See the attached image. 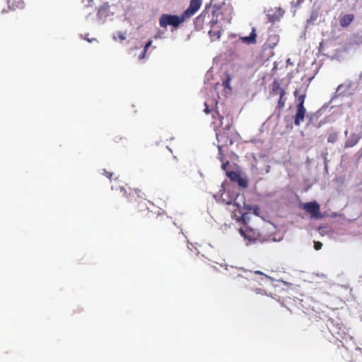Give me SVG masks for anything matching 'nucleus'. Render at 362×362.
Segmentation results:
<instances>
[{
  "label": "nucleus",
  "mask_w": 362,
  "mask_h": 362,
  "mask_svg": "<svg viewBox=\"0 0 362 362\" xmlns=\"http://www.w3.org/2000/svg\"><path fill=\"white\" fill-rule=\"evenodd\" d=\"M354 19V14H346L339 19V24L342 28H346L353 22Z\"/></svg>",
  "instance_id": "14"
},
{
  "label": "nucleus",
  "mask_w": 362,
  "mask_h": 362,
  "mask_svg": "<svg viewBox=\"0 0 362 362\" xmlns=\"http://www.w3.org/2000/svg\"><path fill=\"white\" fill-rule=\"evenodd\" d=\"M113 140L115 143L122 142L123 141H126V137L122 136L119 134H116L114 136Z\"/></svg>",
  "instance_id": "19"
},
{
  "label": "nucleus",
  "mask_w": 362,
  "mask_h": 362,
  "mask_svg": "<svg viewBox=\"0 0 362 362\" xmlns=\"http://www.w3.org/2000/svg\"><path fill=\"white\" fill-rule=\"evenodd\" d=\"M281 91H286L281 88L280 83L277 80H274L272 83V90L270 93L272 95H281Z\"/></svg>",
  "instance_id": "16"
},
{
  "label": "nucleus",
  "mask_w": 362,
  "mask_h": 362,
  "mask_svg": "<svg viewBox=\"0 0 362 362\" xmlns=\"http://www.w3.org/2000/svg\"><path fill=\"white\" fill-rule=\"evenodd\" d=\"M294 96L298 102L296 107L304 106V102L306 97V88L301 85L294 91Z\"/></svg>",
  "instance_id": "9"
},
{
  "label": "nucleus",
  "mask_w": 362,
  "mask_h": 362,
  "mask_svg": "<svg viewBox=\"0 0 362 362\" xmlns=\"http://www.w3.org/2000/svg\"><path fill=\"white\" fill-rule=\"evenodd\" d=\"M117 36L119 38V40H124L126 39V33H122V32H118L117 33Z\"/></svg>",
  "instance_id": "25"
},
{
  "label": "nucleus",
  "mask_w": 362,
  "mask_h": 362,
  "mask_svg": "<svg viewBox=\"0 0 362 362\" xmlns=\"http://www.w3.org/2000/svg\"><path fill=\"white\" fill-rule=\"evenodd\" d=\"M103 175H105L107 177H108L110 180L112 179L113 173L108 172L105 169H103Z\"/></svg>",
  "instance_id": "24"
},
{
  "label": "nucleus",
  "mask_w": 362,
  "mask_h": 362,
  "mask_svg": "<svg viewBox=\"0 0 362 362\" xmlns=\"http://www.w3.org/2000/svg\"><path fill=\"white\" fill-rule=\"evenodd\" d=\"M242 217L244 223L243 226L239 229V232L241 235L243 236L245 239H247L250 242L263 241L264 238L262 237L259 230L252 228L245 222V215L243 214H242Z\"/></svg>",
  "instance_id": "1"
},
{
  "label": "nucleus",
  "mask_w": 362,
  "mask_h": 362,
  "mask_svg": "<svg viewBox=\"0 0 362 362\" xmlns=\"http://www.w3.org/2000/svg\"><path fill=\"white\" fill-rule=\"evenodd\" d=\"M302 208L307 213H309L312 218H315L316 219L322 218V215L320 214V206L317 202L313 201L305 203L303 204Z\"/></svg>",
  "instance_id": "5"
},
{
  "label": "nucleus",
  "mask_w": 362,
  "mask_h": 362,
  "mask_svg": "<svg viewBox=\"0 0 362 362\" xmlns=\"http://www.w3.org/2000/svg\"><path fill=\"white\" fill-rule=\"evenodd\" d=\"M322 243L319 241L314 242V247L316 250H319L322 248Z\"/></svg>",
  "instance_id": "23"
},
{
  "label": "nucleus",
  "mask_w": 362,
  "mask_h": 362,
  "mask_svg": "<svg viewBox=\"0 0 362 362\" xmlns=\"http://www.w3.org/2000/svg\"><path fill=\"white\" fill-rule=\"evenodd\" d=\"M239 197L240 195L238 194L224 190L221 194L220 200L222 203L231 206L230 210L235 213L242 207L241 204L238 202Z\"/></svg>",
  "instance_id": "2"
},
{
  "label": "nucleus",
  "mask_w": 362,
  "mask_h": 362,
  "mask_svg": "<svg viewBox=\"0 0 362 362\" xmlns=\"http://www.w3.org/2000/svg\"><path fill=\"white\" fill-rule=\"evenodd\" d=\"M152 44V40H149L145 45L144 47V50H146V52L147 51L148 48Z\"/></svg>",
  "instance_id": "31"
},
{
  "label": "nucleus",
  "mask_w": 362,
  "mask_h": 362,
  "mask_svg": "<svg viewBox=\"0 0 362 362\" xmlns=\"http://www.w3.org/2000/svg\"><path fill=\"white\" fill-rule=\"evenodd\" d=\"M8 8L12 10L22 9L25 7L23 0H8Z\"/></svg>",
  "instance_id": "15"
},
{
  "label": "nucleus",
  "mask_w": 362,
  "mask_h": 362,
  "mask_svg": "<svg viewBox=\"0 0 362 362\" xmlns=\"http://www.w3.org/2000/svg\"><path fill=\"white\" fill-rule=\"evenodd\" d=\"M187 19L183 17V14L180 16L170 14H163L159 19L160 26L162 28H166L168 25H173L175 28L179 26V25Z\"/></svg>",
  "instance_id": "3"
},
{
  "label": "nucleus",
  "mask_w": 362,
  "mask_h": 362,
  "mask_svg": "<svg viewBox=\"0 0 362 362\" xmlns=\"http://www.w3.org/2000/svg\"><path fill=\"white\" fill-rule=\"evenodd\" d=\"M204 111L206 114H209L210 112V109L206 103H205V109L204 110Z\"/></svg>",
  "instance_id": "32"
},
{
  "label": "nucleus",
  "mask_w": 362,
  "mask_h": 362,
  "mask_svg": "<svg viewBox=\"0 0 362 362\" xmlns=\"http://www.w3.org/2000/svg\"><path fill=\"white\" fill-rule=\"evenodd\" d=\"M230 126H231V124H228L226 126V127L224 128V129H225V130H226V131H228V130H229V129H230Z\"/></svg>",
  "instance_id": "34"
},
{
  "label": "nucleus",
  "mask_w": 362,
  "mask_h": 362,
  "mask_svg": "<svg viewBox=\"0 0 362 362\" xmlns=\"http://www.w3.org/2000/svg\"><path fill=\"white\" fill-rule=\"evenodd\" d=\"M306 113L305 106L296 107V113L294 115V124L296 126H299L304 120Z\"/></svg>",
  "instance_id": "10"
},
{
  "label": "nucleus",
  "mask_w": 362,
  "mask_h": 362,
  "mask_svg": "<svg viewBox=\"0 0 362 362\" xmlns=\"http://www.w3.org/2000/svg\"><path fill=\"white\" fill-rule=\"evenodd\" d=\"M272 39L275 41V42L269 45V47L272 49H273L276 45V43L279 41L278 37L276 35H274L273 37L270 36L269 41L272 40Z\"/></svg>",
  "instance_id": "21"
},
{
  "label": "nucleus",
  "mask_w": 362,
  "mask_h": 362,
  "mask_svg": "<svg viewBox=\"0 0 362 362\" xmlns=\"http://www.w3.org/2000/svg\"><path fill=\"white\" fill-rule=\"evenodd\" d=\"M285 95H286V91H281V95H279V100L278 105H277V107L279 110L283 109L285 106V103L286 101V98L285 97Z\"/></svg>",
  "instance_id": "17"
},
{
  "label": "nucleus",
  "mask_w": 362,
  "mask_h": 362,
  "mask_svg": "<svg viewBox=\"0 0 362 362\" xmlns=\"http://www.w3.org/2000/svg\"><path fill=\"white\" fill-rule=\"evenodd\" d=\"M362 134H356L353 133L349 139L346 141L344 147L346 148H351L354 146L361 139Z\"/></svg>",
  "instance_id": "11"
},
{
  "label": "nucleus",
  "mask_w": 362,
  "mask_h": 362,
  "mask_svg": "<svg viewBox=\"0 0 362 362\" xmlns=\"http://www.w3.org/2000/svg\"><path fill=\"white\" fill-rule=\"evenodd\" d=\"M255 292L257 294L266 295V291L260 288H256Z\"/></svg>",
  "instance_id": "26"
},
{
  "label": "nucleus",
  "mask_w": 362,
  "mask_h": 362,
  "mask_svg": "<svg viewBox=\"0 0 362 362\" xmlns=\"http://www.w3.org/2000/svg\"><path fill=\"white\" fill-rule=\"evenodd\" d=\"M202 0H191L189 6L182 13L186 19L191 18L200 8Z\"/></svg>",
  "instance_id": "7"
},
{
  "label": "nucleus",
  "mask_w": 362,
  "mask_h": 362,
  "mask_svg": "<svg viewBox=\"0 0 362 362\" xmlns=\"http://www.w3.org/2000/svg\"><path fill=\"white\" fill-rule=\"evenodd\" d=\"M226 175L231 181L238 182L240 187L246 188L248 186L247 179L242 177L239 172L228 171L226 173Z\"/></svg>",
  "instance_id": "6"
},
{
  "label": "nucleus",
  "mask_w": 362,
  "mask_h": 362,
  "mask_svg": "<svg viewBox=\"0 0 362 362\" xmlns=\"http://www.w3.org/2000/svg\"><path fill=\"white\" fill-rule=\"evenodd\" d=\"M105 13H106V8L101 7L98 9V11L97 12V16L101 19L104 16H105Z\"/></svg>",
  "instance_id": "20"
},
{
  "label": "nucleus",
  "mask_w": 362,
  "mask_h": 362,
  "mask_svg": "<svg viewBox=\"0 0 362 362\" xmlns=\"http://www.w3.org/2000/svg\"><path fill=\"white\" fill-rule=\"evenodd\" d=\"M163 217L156 216V221H155V224L157 226H159L161 221L163 220Z\"/></svg>",
  "instance_id": "27"
},
{
  "label": "nucleus",
  "mask_w": 362,
  "mask_h": 362,
  "mask_svg": "<svg viewBox=\"0 0 362 362\" xmlns=\"http://www.w3.org/2000/svg\"><path fill=\"white\" fill-rule=\"evenodd\" d=\"M338 139V134L337 132L330 133L327 137V141L329 143H334Z\"/></svg>",
  "instance_id": "18"
},
{
  "label": "nucleus",
  "mask_w": 362,
  "mask_h": 362,
  "mask_svg": "<svg viewBox=\"0 0 362 362\" xmlns=\"http://www.w3.org/2000/svg\"><path fill=\"white\" fill-rule=\"evenodd\" d=\"M242 42L247 45H255L257 43V33L255 28H252L249 36L240 37Z\"/></svg>",
  "instance_id": "12"
},
{
  "label": "nucleus",
  "mask_w": 362,
  "mask_h": 362,
  "mask_svg": "<svg viewBox=\"0 0 362 362\" xmlns=\"http://www.w3.org/2000/svg\"><path fill=\"white\" fill-rule=\"evenodd\" d=\"M255 273L257 274L264 275L265 277L267 276V275L264 274L262 272H259V271H256Z\"/></svg>",
  "instance_id": "35"
},
{
  "label": "nucleus",
  "mask_w": 362,
  "mask_h": 362,
  "mask_svg": "<svg viewBox=\"0 0 362 362\" xmlns=\"http://www.w3.org/2000/svg\"><path fill=\"white\" fill-rule=\"evenodd\" d=\"M209 35H210L211 37L216 36L217 38H219L221 36V33H220V31L214 32V31L210 30L209 31Z\"/></svg>",
  "instance_id": "22"
},
{
  "label": "nucleus",
  "mask_w": 362,
  "mask_h": 362,
  "mask_svg": "<svg viewBox=\"0 0 362 362\" xmlns=\"http://www.w3.org/2000/svg\"><path fill=\"white\" fill-rule=\"evenodd\" d=\"M140 206H143V207H145L146 208V204L144 202H140L138 203V207L139 208Z\"/></svg>",
  "instance_id": "33"
},
{
  "label": "nucleus",
  "mask_w": 362,
  "mask_h": 362,
  "mask_svg": "<svg viewBox=\"0 0 362 362\" xmlns=\"http://www.w3.org/2000/svg\"><path fill=\"white\" fill-rule=\"evenodd\" d=\"M146 50H143L142 52L141 53V54L139 56V59H144L146 57Z\"/></svg>",
  "instance_id": "30"
},
{
  "label": "nucleus",
  "mask_w": 362,
  "mask_h": 362,
  "mask_svg": "<svg viewBox=\"0 0 362 362\" xmlns=\"http://www.w3.org/2000/svg\"><path fill=\"white\" fill-rule=\"evenodd\" d=\"M216 139L219 144L218 145V151L221 153V148L223 146H228V145H231L233 144L232 139L230 138L229 134L228 132H221L218 131L216 132Z\"/></svg>",
  "instance_id": "8"
},
{
  "label": "nucleus",
  "mask_w": 362,
  "mask_h": 362,
  "mask_svg": "<svg viewBox=\"0 0 362 362\" xmlns=\"http://www.w3.org/2000/svg\"><path fill=\"white\" fill-rule=\"evenodd\" d=\"M216 115H217V117H218V119L220 120V124H219L221 126V125H222V124H223V123H222V120L223 119V116H221V115L218 113V112H216Z\"/></svg>",
  "instance_id": "29"
},
{
  "label": "nucleus",
  "mask_w": 362,
  "mask_h": 362,
  "mask_svg": "<svg viewBox=\"0 0 362 362\" xmlns=\"http://www.w3.org/2000/svg\"><path fill=\"white\" fill-rule=\"evenodd\" d=\"M258 210H259V208L256 206H255V213H257V211H258Z\"/></svg>",
  "instance_id": "36"
},
{
  "label": "nucleus",
  "mask_w": 362,
  "mask_h": 362,
  "mask_svg": "<svg viewBox=\"0 0 362 362\" xmlns=\"http://www.w3.org/2000/svg\"><path fill=\"white\" fill-rule=\"evenodd\" d=\"M121 191L123 192V194L125 195L128 202H132L133 201L136 202V199L134 194H136L138 197H141L139 193L141 191L138 189H135L134 191L127 194V190L124 187H121Z\"/></svg>",
  "instance_id": "13"
},
{
  "label": "nucleus",
  "mask_w": 362,
  "mask_h": 362,
  "mask_svg": "<svg viewBox=\"0 0 362 362\" xmlns=\"http://www.w3.org/2000/svg\"><path fill=\"white\" fill-rule=\"evenodd\" d=\"M338 345L334 352V358L337 362H353L351 351L342 342Z\"/></svg>",
  "instance_id": "4"
},
{
  "label": "nucleus",
  "mask_w": 362,
  "mask_h": 362,
  "mask_svg": "<svg viewBox=\"0 0 362 362\" xmlns=\"http://www.w3.org/2000/svg\"><path fill=\"white\" fill-rule=\"evenodd\" d=\"M223 163L221 165V168L223 170H226V168L228 167V165H229V161L228 160H226V162H223L222 160Z\"/></svg>",
  "instance_id": "28"
}]
</instances>
